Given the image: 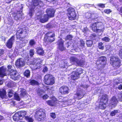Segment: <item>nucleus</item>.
Returning a JSON list of instances; mask_svg holds the SVG:
<instances>
[{"label": "nucleus", "mask_w": 122, "mask_h": 122, "mask_svg": "<svg viewBox=\"0 0 122 122\" xmlns=\"http://www.w3.org/2000/svg\"><path fill=\"white\" fill-rule=\"evenodd\" d=\"M43 60L40 58H34L31 63L32 67L34 70L39 69L41 67Z\"/></svg>", "instance_id": "6"}, {"label": "nucleus", "mask_w": 122, "mask_h": 122, "mask_svg": "<svg viewBox=\"0 0 122 122\" xmlns=\"http://www.w3.org/2000/svg\"><path fill=\"white\" fill-rule=\"evenodd\" d=\"M68 13H67L68 18L71 20H75L76 15L74 9L72 7H69L67 10Z\"/></svg>", "instance_id": "10"}, {"label": "nucleus", "mask_w": 122, "mask_h": 122, "mask_svg": "<svg viewBox=\"0 0 122 122\" xmlns=\"http://www.w3.org/2000/svg\"><path fill=\"white\" fill-rule=\"evenodd\" d=\"M118 102V101L116 97L114 96L112 97L110 100V102L109 104L111 106L113 107H115L116 106L117 103Z\"/></svg>", "instance_id": "16"}, {"label": "nucleus", "mask_w": 122, "mask_h": 122, "mask_svg": "<svg viewBox=\"0 0 122 122\" xmlns=\"http://www.w3.org/2000/svg\"><path fill=\"white\" fill-rule=\"evenodd\" d=\"M103 45V43L102 42H100L98 44V48L101 50H103L104 49V47Z\"/></svg>", "instance_id": "35"}, {"label": "nucleus", "mask_w": 122, "mask_h": 122, "mask_svg": "<svg viewBox=\"0 0 122 122\" xmlns=\"http://www.w3.org/2000/svg\"><path fill=\"white\" fill-rule=\"evenodd\" d=\"M17 72L16 71L13 69H11L9 72V75L11 78L14 80H18L19 79V75L17 74Z\"/></svg>", "instance_id": "11"}, {"label": "nucleus", "mask_w": 122, "mask_h": 122, "mask_svg": "<svg viewBox=\"0 0 122 122\" xmlns=\"http://www.w3.org/2000/svg\"><path fill=\"white\" fill-rule=\"evenodd\" d=\"M33 4L35 6H37L39 4V2L37 0H34L33 1Z\"/></svg>", "instance_id": "43"}, {"label": "nucleus", "mask_w": 122, "mask_h": 122, "mask_svg": "<svg viewBox=\"0 0 122 122\" xmlns=\"http://www.w3.org/2000/svg\"><path fill=\"white\" fill-rule=\"evenodd\" d=\"M20 11L17 10L16 12H14L12 14L13 15V16H14V17H15L16 15L18 14V13H19V14L20 13Z\"/></svg>", "instance_id": "51"}, {"label": "nucleus", "mask_w": 122, "mask_h": 122, "mask_svg": "<svg viewBox=\"0 0 122 122\" xmlns=\"http://www.w3.org/2000/svg\"><path fill=\"white\" fill-rule=\"evenodd\" d=\"M25 62L22 58H20L17 59L15 62V65L17 67H20L24 66Z\"/></svg>", "instance_id": "15"}, {"label": "nucleus", "mask_w": 122, "mask_h": 122, "mask_svg": "<svg viewBox=\"0 0 122 122\" xmlns=\"http://www.w3.org/2000/svg\"><path fill=\"white\" fill-rule=\"evenodd\" d=\"M48 69L47 66H45L42 70V72H47L48 71Z\"/></svg>", "instance_id": "61"}, {"label": "nucleus", "mask_w": 122, "mask_h": 122, "mask_svg": "<svg viewBox=\"0 0 122 122\" xmlns=\"http://www.w3.org/2000/svg\"><path fill=\"white\" fill-rule=\"evenodd\" d=\"M35 42L33 39H31L30 40L29 42V44L30 46H32L35 45Z\"/></svg>", "instance_id": "44"}, {"label": "nucleus", "mask_w": 122, "mask_h": 122, "mask_svg": "<svg viewBox=\"0 0 122 122\" xmlns=\"http://www.w3.org/2000/svg\"><path fill=\"white\" fill-rule=\"evenodd\" d=\"M80 46L82 47V48L84 47L85 46V41L82 39L80 41Z\"/></svg>", "instance_id": "39"}, {"label": "nucleus", "mask_w": 122, "mask_h": 122, "mask_svg": "<svg viewBox=\"0 0 122 122\" xmlns=\"http://www.w3.org/2000/svg\"><path fill=\"white\" fill-rule=\"evenodd\" d=\"M50 116L53 119H54L56 117V115L55 113H51L50 115Z\"/></svg>", "instance_id": "46"}, {"label": "nucleus", "mask_w": 122, "mask_h": 122, "mask_svg": "<svg viewBox=\"0 0 122 122\" xmlns=\"http://www.w3.org/2000/svg\"><path fill=\"white\" fill-rule=\"evenodd\" d=\"M96 36V35L95 33H93L91 34L90 36L91 38L93 40H95V39Z\"/></svg>", "instance_id": "50"}, {"label": "nucleus", "mask_w": 122, "mask_h": 122, "mask_svg": "<svg viewBox=\"0 0 122 122\" xmlns=\"http://www.w3.org/2000/svg\"><path fill=\"white\" fill-rule=\"evenodd\" d=\"M4 118L3 116L0 115V121L3 119Z\"/></svg>", "instance_id": "64"}, {"label": "nucleus", "mask_w": 122, "mask_h": 122, "mask_svg": "<svg viewBox=\"0 0 122 122\" xmlns=\"http://www.w3.org/2000/svg\"><path fill=\"white\" fill-rule=\"evenodd\" d=\"M69 90L68 87L66 86H63L59 88V92L61 94L66 95L69 93Z\"/></svg>", "instance_id": "12"}, {"label": "nucleus", "mask_w": 122, "mask_h": 122, "mask_svg": "<svg viewBox=\"0 0 122 122\" xmlns=\"http://www.w3.org/2000/svg\"><path fill=\"white\" fill-rule=\"evenodd\" d=\"M118 89L119 90H121L122 89V85L121 84L118 86L117 87Z\"/></svg>", "instance_id": "62"}, {"label": "nucleus", "mask_w": 122, "mask_h": 122, "mask_svg": "<svg viewBox=\"0 0 122 122\" xmlns=\"http://www.w3.org/2000/svg\"><path fill=\"white\" fill-rule=\"evenodd\" d=\"M110 62L115 69L118 68L121 66V61L118 56H113L111 57Z\"/></svg>", "instance_id": "5"}, {"label": "nucleus", "mask_w": 122, "mask_h": 122, "mask_svg": "<svg viewBox=\"0 0 122 122\" xmlns=\"http://www.w3.org/2000/svg\"><path fill=\"white\" fill-rule=\"evenodd\" d=\"M14 97L15 100L18 101H20V99L18 94L16 93L15 94H14Z\"/></svg>", "instance_id": "42"}, {"label": "nucleus", "mask_w": 122, "mask_h": 122, "mask_svg": "<svg viewBox=\"0 0 122 122\" xmlns=\"http://www.w3.org/2000/svg\"><path fill=\"white\" fill-rule=\"evenodd\" d=\"M24 76L27 78H29L30 76V72L29 70H26L23 73Z\"/></svg>", "instance_id": "29"}, {"label": "nucleus", "mask_w": 122, "mask_h": 122, "mask_svg": "<svg viewBox=\"0 0 122 122\" xmlns=\"http://www.w3.org/2000/svg\"><path fill=\"white\" fill-rule=\"evenodd\" d=\"M29 82L30 85L32 86L38 85L39 83L37 81L34 79H30Z\"/></svg>", "instance_id": "28"}, {"label": "nucleus", "mask_w": 122, "mask_h": 122, "mask_svg": "<svg viewBox=\"0 0 122 122\" xmlns=\"http://www.w3.org/2000/svg\"><path fill=\"white\" fill-rule=\"evenodd\" d=\"M64 41L62 40L58 42L59 49L61 51H62L66 49L65 47L63 46Z\"/></svg>", "instance_id": "20"}, {"label": "nucleus", "mask_w": 122, "mask_h": 122, "mask_svg": "<svg viewBox=\"0 0 122 122\" xmlns=\"http://www.w3.org/2000/svg\"><path fill=\"white\" fill-rule=\"evenodd\" d=\"M41 97L43 99L46 100L48 98L49 96L47 94H45Z\"/></svg>", "instance_id": "52"}, {"label": "nucleus", "mask_w": 122, "mask_h": 122, "mask_svg": "<svg viewBox=\"0 0 122 122\" xmlns=\"http://www.w3.org/2000/svg\"><path fill=\"white\" fill-rule=\"evenodd\" d=\"M93 41L90 40H87L86 41V44L87 47H91L93 44Z\"/></svg>", "instance_id": "31"}, {"label": "nucleus", "mask_w": 122, "mask_h": 122, "mask_svg": "<svg viewBox=\"0 0 122 122\" xmlns=\"http://www.w3.org/2000/svg\"><path fill=\"white\" fill-rule=\"evenodd\" d=\"M7 68L3 66L0 67V77H3L6 75Z\"/></svg>", "instance_id": "17"}, {"label": "nucleus", "mask_w": 122, "mask_h": 122, "mask_svg": "<svg viewBox=\"0 0 122 122\" xmlns=\"http://www.w3.org/2000/svg\"><path fill=\"white\" fill-rule=\"evenodd\" d=\"M97 14L95 13H91V19L92 20H94L97 18Z\"/></svg>", "instance_id": "36"}, {"label": "nucleus", "mask_w": 122, "mask_h": 122, "mask_svg": "<svg viewBox=\"0 0 122 122\" xmlns=\"http://www.w3.org/2000/svg\"><path fill=\"white\" fill-rule=\"evenodd\" d=\"M104 12L106 14H109L112 12V11L110 9H106L104 10Z\"/></svg>", "instance_id": "45"}, {"label": "nucleus", "mask_w": 122, "mask_h": 122, "mask_svg": "<svg viewBox=\"0 0 122 122\" xmlns=\"http://www.w3.org/2000/svg\"><path fill=\"white\" fill-rule=\"evenodd\" d=\"M73 36L71 35H67L65 37V39L66 41L69 40L71 41L72 40Z\"/></svg>", "instance_id": "33"}, {"label": "nucleus", "mask_w": 122, "mask_h": 122, "mask_svg": "<svg viewBox=\"0 0 122 122\" xmlns=\"http://www.w3.org/2000/svg\"><path fill=\"white\" fill-rule=\"evenodd\" d=\"M4 50L3 49H0V56L3 55H4Z\"/></svg>", "instance_id": "59"}, {"label": "nucleus", "mask_w": 122, "mask_h": 122, "mask_svg": "<svg viewBox=\"0 0 122 122\" xmlns=\"http://www.w3.org/2000/svg\"><path fill=\"white\" fill-rule=\"evenodd\" d=\"M13 94V93L11 91H9L8 94V97H12Z\"/></svg>", "instance_id": "54"}, {"label": "nucleus", "mask_w": 122, "mask_h": 122, "mask_svg": "<svg viewBox=\"0 0 122 122\" xmlns=\"http://www.w3.org/2000/svg\"><path fill=\"white\" fill-rule=\"evenodd\" d=\"M79 77V76L75 71H73L72 74L71 76V80H75L77 79Z\"/></svg>", "instance_id": "24"}, {"label": "nucleus", "mask_w": 122, "mask_h": 122, "mask_svg": "<svg viewBox=\"0 0 122 122\" xmlns=\"http://www.w3.org/2000/svg\"><path fill=\"white\" fill-rule=\"evenodd\" d=\"M76 96V98L78 99L82 98L84 96V94L82 91H80L76 92L75 94Z\"/></svg>", "instance_id": "26"}, {"label": "nucleus", "mask_w": 122, "mask_h": 122, "mask_svg": "<svg viewBox=\"0 0 122 122\" xmlns=\"http://www.w3.org/2000/svg\"><path fill=\"white\" fill-rule=\"evenodd\" d=\"M85 16L87 18L91 19V13L89 12H87Z\"/></svg>", "instance_id": "47"}, {"label": "nucleus", "mask_w": 122, "mask_h": 122, "mask_svg": "<svg viewBox=\"0 0 122 122\" xmlns=\"http://www.w3.org/2000/svg\"><path fill=\"white\" fill-rule=\"evenodd\" d=\"M118 112V110H114L110 112V115L112 116H115Z\"/></svg>", "instance_id": "38"}, {"label": "nucleus", "mask_w": 122, "mask_h": 122, "mask_svg": "<svg viewBox=\"0 0 122 122\" xmlns=\"http://www.w3.org/2000/svg\"><path fill=\"white\" fill-rule=\"evenodd\" d=\"M35 120L38 122H42L46 119V114L44 109L39 108L37 109L34 115Z\"/></svg>", "instance_id": "1"}, {"label": "nucleus", "mask_w": 122, "mask_h": 122, "mask_svg": "<svg viewBox=\"0 0 122 122\" xmlns=\"http://www.w3.org/2000/svg\"><path fill=\"white\" fill-rule=\"evenodd\" d=\"M88 29L86 27H84L82 30V31L84 33H85L88 31Z\"/></svg>", "instance_id": "56"}, {"label": "nucleus", "mask_w": 122, "mask_h": 122, "mask_svg": "<svg viewBox=\"0 0 122 122\" xmlns=\"http://www.w3.org/2000/svg\"><path fill=\"white\" fill-rule=\"evenodd\" d=\"M36 52L39 55L43 56L44 54V51L41 47H38L36 50Z\"/></svg>", "instance_id": "27"}, {"label": "nucleus", "mask_w": 122, "mask_h": 122, "mask_svg": "<svg viewBox=\"0 0 122 122\" xmlns=\"http://www.w3.org/2000/svg\"><path fill=\"white\" fill-rule=\"evenodd\" d=\"M55 34L52 31H49L45 34L43 39L44 42L46 43H51L55 40Z\"/></svg>", "instance_id": "3"}, {"label": "nucleus", "mask_w": 122, "mask_h": 122, "mask_svg": "<svg viewBox=\"0 0 122 122\" xmlns=\"http://www.w3.org/2000/svg\"><path fill=\"white\" fill-rule=\"evenodd\" d=\"M34 12V8L32 7L30 9L28 14L30 16H32V15L33 14Z\"/></svg>", "instance_id": "37"}, {"label": "nucleus", "mask_w": 122, "mask_h": 122, "mask_svg": "<svg viewBox=\"0 0 122 122\" xmlns=\"http://www.w3.org/2000/svg\"><path fill=\"white\" fill-rule=\"evenodd\" d=\"M119 83V82H116L114 84V86H116Z\"/></svg>", "instance_id": "63"}, {"label": "nucleus", "mask_w": 122, "mask_h": 122, "mask_svg": "<svg viewBox=\"0 0 122 122\" xmlns=\"http://www.w3.org/2000/svg\"><path fill=\"white\" fill-rule=\"evenodd\" d=\"M97 27L98 28H97V29L94 32L97 33L103 32L105 29V28L104 27L102 23L101 25H99L98 26H97Z\"/></svg>", "instance_id": "19"}, {"label": "nucleus", "mask_w": 122, "mask_h": 122, "mask_svg": "<svg viewBox=\"0 0 122 122\" xmlns=\"http://www.w3.org/2000/svg\"><path fill=\"white\" fill-rule=\"evenodd\" d=\"M118 10L119 11V14L122 15V6L120 7L119 9H118Z\"/></svg>", "instance_id": "57"}, {"label": "nucleus", "mask_w": 122, "mask_h": 122, "mask_svg": "<svg viewBox=\"0 0 122 122\" xmlns=\"http://www.w3.org/2000/svg\"><path fill=\"white\" fill-rule=\"evenodd\" d=\"M100 61L102 62H104L105 61L106 57L104 56H101L100 57Z\"/></svg>", "instance_id": "48"}, {"label": "nucleus", "mask_w": 122, "mask_h": 122, "mask_svg": "<svg viewBox=\"0 0 122 122\" xmlns=\"http://www.w3.org/2000/svg\"><path fill=\"white\" fill-rule=\"evenodd\" d=\"M81 59H78L74 56L71 57L70 58V62L73 64H76L77 65L80 66H82L85 62V60L81 56H79Z\"/></svg>", "instance_id": "7"}, {"label": "nucleus", "mask_w": 122, "mask_h": 122, "mask_svg": "<svg viewBox=\"0 0 122 122\" xmlns=\"http://www.w3.org/2000/svg\"><path fill=\"white\" fill-rule=\"evenodd\" d=\"M49 18H50L46 14H45L43 18H41L40 19V21L41 23H44L47 21L48 19Z\"/></svg>", "instance_id": "23"}, {"label": "nucleus", "mask_w": 122, "mask_h": 122, "mask_svg": "<svg viewBox=\"0 0 122 122\" xmlns=\"http://www.w3.org/2000/svg\"><path fill=\"white\" fill-rule=\"evenodd\" d=\"M108 98L106 94H103L100 99L98 105L99 108L104 110L107 107L108 104Z\"/></svg>", "instance_id": "4"}, {"label": "nucleus", "mask_w": 122, "mask_h": 122, "mask_svg": "<svg viewBox=\"0 0 122 122\" xmlns=\"http://www.w3.org/2000/svg\"><path fill=\"white\" fill-rule=\"evenodd\" d=\"M28 31L29 30L27 27H25L20 28L16 31L15 34L16 39L25 42V40L24 39Z\"/></svg>", "instance_id": "2"}, {"label": "nucleus", "mask_w": 122, "mask_h": 122, "mask_svg": "<svg viewBox=\"0 0 122 122\" xmlns=\"http://www.w3.org/2000/svg\"><path fill=\"white\" fill-rule=\"evenodd\" d=\"M119 95L120 96L118 97V99L120 101H122V91L120 92Z\"/></svg>", "instance_id": "58"}, {"label": "nucleus", "mask_w": 122, "mask_h": 122, "mask_svg": "<svg viewBox=\"0 0 122 122\" xmlns=\"http://www.w3.org/2000/svg\"><path fill=\"white\" fill-rule=\"evenodd\" d=\"M55 12L54 9L51 8H47L46 11L47 15L50 18L54 16Z\"/></svg>", "instance_id": "13"}, {"label": "nucleus", "mask_w": 122, "mask_h": 122, "mask_svg": "<svg viewBox=\"0 0 122 122\" xmlns=\"http://www.w3.org/2000/svg\"><path fill=\"white\" fill-rule=\"evenodd\" d=\"M20 92L21 93L20 94V96L23 97L26 95V91L24 89L22 88Z\"/></svg>", "instance_id": "34"}, {"label": "nucleus", "mask_w": 122, "mask_h": 122, "mask_svg": "<svg viewBox=\"0 0 122 122\" xmlns=\"http://www.w3.org/2000/svg\"><path fill=\"white\" fill-rule=\"evenodd\" d=\"M36 92L37 94L40 97H41L44 93H45L44 90L39 88H38L36 89Z\"/></svg>", "instance_id": "25"}, {"label": "nucleus", "mask_w": 122, "mask_h": 122, "mask_svg": "<svg viewBox=\"0 0 122 122\" xmlns=\"http://www.w3.org/2000/svg\"><path fill=\"white\" fill-rule=\"evenodd\" d=\"M46 103L49 106L51 107L54 106L56 105V101L53 100H48L46 101Z\"/></svg>", "instance_id": "22"}, {"label": "nucleus", "mask_w": 122, "mask_h": 122, "mask_svg": "<svg viewBox=\"0 0 122 122\" xmlns=\"http://www.w3.org/2000/svg\"><path fill=\"white\" fill-rule=\"evenodd\" d=\"M43 81L45 84L52 85L55 83L54 78L51 75L47 74L45 76Z\"/></svg>", "instance_id": "8"}, {"label": "nucleus", "mask_w": 122, "mask_h": 122, "mask_svg": "<svg viewBox=\"0 0 122 122\" xmlns=\"http://www.w3.org/2000/svg\"><path fill=\"white\" fill-rule=\"evenodd\" d=\"M25 120L28 122H33L34 120L33 118L28 116H25Z\"/></svg>", "instance_id": "30"}, {"label": "nucleus", "mask_w": 122, "mask_h": 122, "mask_svg": "<svg viewBox=\"0 0 122 122\" xmlns=\"http://www.w3.org/2000/svg\"><path fill=\"white\" fill-rule=\"evenodd\" d=\"M35 51L33 49H31L29 51V54L31 57H32L34 55Z\"/></svg>", "instance_id": "41"}, {"label": "nucleus", "mask_w": 122, "mask_h": 122, "mask_svg": "<svg viewBox=\"0 0 122 122\" xmlns=\"http://www.w3.org/2000/svg\"><path fill=\"white\" fill-rule=\"evenodd\" d=\"M102 41H104L106 42H109L110 39L108 37H105L102 39Z\"/></svg>", "instance_id": "40"}, {"label": "nucleus", "mask_w": 122, "mask_h": 122, "mask_svg": "<svg viewBox=\"0 0 122 122\" xmlns=\"http://www.w3.org/2000/svg\"><path fill=\"white\" fill-rule=\"evenodd\" d=\"M75 72L79 76L80 75L83 73V70L81 68H77Z\"/></svg>", "instance_id": "32"}, {"label": "nucleus", "mask_w": 122, "mask_h": 122, "mask_svg": "<svg viewBox=\"0 0 122 122\" xmlns=\"http://www.w3.org/2000/svg\"><path fill=\"white\" fill-rule=\"evenodd\" d=\"M119 55L121 58L122 59V49H121L119 51Z\"/></svg>", "instance_id": "60"}, {"label": "nucleus", "mask_w": 122, "mask_h": 122, "mask_svg": "<svg viewBox=\"0 0 122 122\" xmlns=\"http://www.w3.org/2000/svg\"><path fill=\"white\" fill-rule=\"evenodd\" d=\"M46 27L47 29H51L52 27V25L49 23L46 25Z\"/></svg>", "instance_id": "53"}, {"label": "nucleus", "mask_w": 122, "mask_h": 122, "mask_svg": "<svg viewBox=\"0 0 122 122\" xmlns=\"http://www.w3.org/2000/svg\"><path fill=\"white\" fill-rule=\"evenodd\" d=\"M105 4L100 3L97 4V6L100 7L102 8H103L105 7Z\"/></svg>", "instance_id": "49"}, {"label": "nucleus", "mask_w": 122, "mask_h": 122, "mask_svg": "<svg viewBox=\"0 0 122 122\" xmlns=\"http://www.w3.org/2000/svg\"><path fill=\"white\" fill-rule=\"evenodd\" d=\"M7 96L6 92L5 90L2 89L0 90V98L4 99Z\"/></svg>", "instance_id": "21"}, {"label": "nucleus", "mask_w": 122, "mask_h": 122, "mask_svg": "<svg viewBox=\"0 0 122 122\" xmlns=\"http://www.w3.org/2000/svg\"><path fill=\"white\" fill-rule=\"evenodd\" d=\"M15 35L12 36L8 40L5 44V45L8 48H11L12 47L13 41L14 40Z\"/></svg>", "instance_id": "14"}, {"label": "nucleus", "mask_w": 122, "mask_h": 122, "mask_svg": "<svg viewBox=\"0 0 122 122\" xmlns=\"http://www.w3.org/2000/svg\"><path fill=\"white\" fill-rule=\"evenodd\" d=\"M26 114V112L25 111H18L15 113L13 116L14 120L17 121L21 120Z\"/></svg>", "instance_id": "9"}, {"label": "nucleus", "mask_w": 122, "mask_h": 122, "mask_svg": "<svg viewBox=\"0 0 122 122\" xmlns=\"http://www.w3.org/2000/svg\"><path fill=\"white\" fill-rule=\"evenodd\" d=\"M7 68H8V70L10 72V71L11 69L12 68V66L10 65H9L7 66Z\"/></svg>", "instance_id": "55"}, {"label": "nucleus", "mask_w": 122, "mask_h": 122, "mask_svg": "<svg viewBox=\"0 0 122 122\" xmlns=\"http://www.w3.org/2000/svg\"><path fill=\"white\" fill-rule=\"evenodd\" d=\"M102 23L101 22H97L92 23L91 26L92 30L94 32L97 29V26H98L99 25H101Z\"/></svg>", "instance_id": "18"}]
</instances>
